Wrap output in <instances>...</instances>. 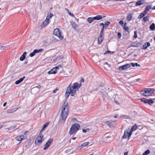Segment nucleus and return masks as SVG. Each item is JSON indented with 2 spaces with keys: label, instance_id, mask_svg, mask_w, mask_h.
Listing matches in <instances>:
<instances>
[{
  "label": "nucleus",
  "instance_id": "f257e3e1",
  "mask_svg": "<svg viewBox=\"0 0 155 155\" xmlns=\"http://www.w3.org/2000/svg\"><path fill=\"white\" fill-rule=\"evenodd\" d=\"M81 83L78 84V82L74 83L72 86L71 84H70L67 88L65 94V97L68 98L70 94L72 96L74 95L76 91L81 87Z\"/></svg>",
  "mask_w": 155,
  "mask_h": 155
},
{
  "label": "nucleus",
  "instance_id": "f03ea898",
  "mask_svg": "<svg viewBox=\"0 0 155 155\" xmlns=\"http://www.w3.org/2000/svg\"><path fill=\"white\" fill-rule=\"evenodd\" d=\"M69 105L68 103L64 101L62 105L61 109V119L65 120L67 118L68 113Z\"/></svg>",
  "mask_w": 155,
  "mask_h": 155
},
{
  "label": "nucleus",
  "instance_id": "7ed1b4c3",
  "mask_svg": "<svg viewBox=\"0 0 155 155\" xmlns=\"http://www.w3.org/2000/svg\"><path fill=\"white\" fill-rule=\"evenodd\" d=\"M80 127V126L79 124L76 123L74 124L71 126L70 129L69 131V134L70 135H72L76 133Z\"/></svg>",
  "mask_w": 155,
  "mask_h": 155
},
{
  "label": "nucleus",
  "instance_id": "20e7f679",
  "mask_svg": "<svg viewBox=\"0 0 155 155\" xmlns=\"http://www.w3.org/2000/svg\"><path fill=\"white\" fill-rule=\"evenodd\" d=\"M154 90L152 88L146 89L144 90H142L140 91V94L143 96H150L153 94Z\"/></svg>",
  "mask_w": 155,
  "mask_h": 155
},
{
  "label": "nucleus",
  "instance_id": "39448f33",
  "mask_svg": "<svg viewBox=\"0 0 155 155\" xmlns=\"http://www.w3.org/2000/svg\"><path fill=\"white\" fill-rule=\"evenodd\" d=\"M54 34L58 37L61 40L63 39L64 37L62 35V32L59 28H57L55 29L54 31Z\"/></svg>",
  "mask_w": 155,
  "mask_h": 155
},
{
  "label": "nucleus",
  "instance_id": "423d86ee",
  "mask_svg": "<svg viewBox=\"0 0 155 155\" xmlns=\"http://www.w3.org/2000/svg\"><path fill=\"white\" fill-rule=\"evenodd\" d=\"M53 140V139L52 138L48 139L45 145L43 148L44 150H46L49 147Z\"/></svg>",
  "mask_w": 155,
  "mask_h": 155
},
{
  "label": "nucleus",
  "instance_id": "0eeeda50",
  "mask_svg": "<svg viewBox=\"0 0 155 155\" xmlns=\"http://www.w3.org/2000/svg\"><path fill=\"white\" fill-rule=\"evenodd\" d=\"M27 136H25L24 135L18 136L15 138V139L17 141L21 142L23 140L27 139Z\"/></svg>",
  "mask_w": 155,
  "mask_h": 155
},
{
  "label": "nucleus",
  "instance_id": "6e6552de",
  "mask_svg": "<svg viewBox=\"0 0 155 155\" xmlns=\"http://www.w3.org/2000/svg\"><path fill=\"white\" fill-rule=\"evenodd\" d=\"M43 135L41 133L39 134L38 136L37 137V139L38 144L41 143L44 140Z\"/></svg>",
  "mask_w": 155,
  "mask_h": 155
},
{
  "label": "nucleus",
  "instance_id": "1a4fd4ad",
  "mask_svg": "<svg viewBox=\"0 0 155 155\" xmlns=\"http://www.w3.org/2000/svg\"><path fill=\"white\" fill-rule=\"evenodd\" d=\"M130 129L125 130L124 132V135L122 137V138L124 139H126L127 137L128 139H129L130 137H129V133H130Z\"/></svg>",
  "mask_w": 155,
  "mask_h": 155
},
{
  "label": "nucleus",
  "instance_id": "9d476101",
  "mask_svg": "<svg viewBox=\"0 0 155 155\" xmlns=\"http://www.w3.org/2000/svg\"><path fill=\"white\" fill-rule=\"evenodd\" d=\"M130 66V64H127L125 65L120 66L119 68V69L120 70H125L127 69V68H129Z\"/></svg>",
  "mask_w": 155,
  "mask_h": 155
},
{
  "label": "nucleus",
  "instance_id": "9b49d317",
  "mask_svg": "<svg viewBox=\"0 0 155 155\" xmlns=\"http://www.w3.org/2000/svg\"><path fill=\"white\" fill-rule=\"evenodd\" d=\"M137 127H138L136 124H135L134 126L132 127L131 130H130V132L129 133V137L131 136L133 131L136 130L137 129Z\"/></svg>",
  "mask_w": 155,
  "mask_h": 155
},
{
  "label": "nucleus",
  "instance_id": "f8f14e48",
  "mask_svg": "<svg viewBox=\"0 0 155 155\" xmlns=\"http://www.w3.org/2000/svg\"><path fill=\"white\" fill-rule=\"evenodd\" d=\"M145 3V0H140L137 1L135 4V6H140Z\"/></svg>",
  "mask_w": 155,
  "mask_h": 155
},
{
  "label": "nucleus",
  "instance_id": "ddd939ff",
  "mask_svg": "<svg viewBox=\"0 0 155 155\" xmlns=\"http://www.w3.org/2000/svg\"><path fill=\"white\" fill-rule=\"evenodd\" d=\"M104 35L100 34L98 38V43L99 44H101L103 41L104 38L103 37Z\"/></svg>",
  "mask_w": 155,
  "mask_h": 155
},
{
  "label": "nucleus",
  "instance_id": "4468645a",
  "mask_svg": "<svg viewBox=\"0 0 155 155\" xmlns=\"http://www.w3.org/2000/svg\"><path fill=\"white\" fill-rule=\"evenodd\" d=\"M50 22L46 20V19L41 24V27L42 28H44L47 26Z\"/></svg>",
  "mask_w": 155,
  "mask_h": 155
},
{
  "label": "nucleus",
  "instance_id": "2eb2a0df",
  "mask_svg": "<svg viewBox=\"0 0 155 155\" xmlns=\"http://www.w3.org/2000/svg\"><path fill=\"white\" fill-rule=\"evenodd\" d=\"M105 17V16H103L102 15H97L95 17H94L93 19H94V20H99Z\"/></svg>",
  "mask_w": 155,
  "mask_h": 155
},
{
  "label": "nucleus",
  "instance_id": "dca6fc26",
  "mask_svg": "<svg viewBox=\"0 0 155 155\" xmlns=\"http://www.w3.org/2000/svg\"><path fill=\"white\" fill-rule=\"evenodd\" d=\"M115 121H105V123L109 127H111L113 124V123L115 122Z\"/></svg>",
  "mask_w": 155,
  "mask_h": 155
},
{
  "label": "nucleus",
  "instance_id": "f3484780",
  "mask_svg": "<svg viewBox=\"0 0 155 155\" xmlns=\"http://www.w3.org/2000/svg\"><path fill=\"white\" fill-rule=\"evenodd\" d=\"M19 109V108H15L14 109L8 110L7 111V112L8 114L12 113L16 111L17 110Z\"/></svg>",
  "mask_w": 155,
  "mask_h": 155
},
{
  "label": "nucleus",
  "instance_id": "a211bd4d",
  "mask_svg": "<svg viewBox=\"0 0 155 155\" xmlns=\"http://www.w3.org/2000/svg\"><path fill=\"white\" fill-rule=\"evenodd\" d=\"M147 13L146 12L144 11L143 12L141 13L138 17V19H140L143 17H144L147 14Z\"/></svg>",
  "mask_w": 155,
  "mask_h": 155
},
{
  "label": "nucleus",
  "instance_id": "6ab92c4d",
  "mask_svg": "<svg viewBox=\"0 0 155 155\" xmlns=\"http://www.w3.org/2000/svg\"><path fill=\"white\" fill-rule=\"evenodd\" d=\"M27 53L24 52L20 58V60L21 61H23L25 58Z\"/></svg>",
  "mask_w": 155,
  "mask_h": 155
},
{
  "label": "nucleus",
  "instance_id": "aec40b11",
  "mask_svg": "<svg viewBox=\"0 0 155 155\" xmlns=\"http://www.w3.org/2000/svg\"><path fill=\"white\" fill-rule=\"evenodd\" d=\"M25 78V77L24 76L23 77H22V78H20V79L16 81L15 82V84H19L21 83V82H22Z\"/></svg>",
  "mask_w": 155,
  "mask_h": 155
},
{
  "label": "nucleus",
  "instance_id": "412c9836",
  "mask_svg": "<svg viewBox=\"0 0 155 155\" xmlns=\"http://www.w3.org/2000/svg\"><path fill=\"white\" fill-rule=\"evenodd\" d=\"M133 17V14H129L127 15V17L126 18V19L128 21H130L132 20Z\"/></svg>",
  "mask_w": 155,
  "mask_h": 155
},
{
  "label": "nucleus",
  "instance_id": "4be33fe9",
  "mask_svg": "<svg viewBox=\"0 0 155 155\" xmlns=\"http://www.w3.org/2000/svg\"><path fill=\"white\" fill-rule=\"evenodd\" d=\"M57 70H56L54 68L51 70L50 71L48 72V73L49 74H55L57 72Z\"/></svg>",
  "mask_w": 155,
  "mask_h": 155
},
{
  "label": "nucleus",
  "instance_id": "5701e85b",
  "mask_svg": "<svg viewBox=\"0 0 155 155\" xmlns=\"http://www.w3.org/2000/svg\"><path fill=\"white\" fill-rule=\"evenodd\" d=\"M150 44L149 42H146L143 45L142 49L144 50L146 49L147 48V47L150 46Z\"/></svg>",
  "mask_w": 155,
  "mask_h": 155
},
{
  "label": "nucleus",
  "instance_id": "b1692460",
  "mask_svg": "<svg viewBox=\"0 0 155 155\" xmlns=\"http://www.w3.org/2000/svg\"><path fill=\"white\" fill-rule=\"evenodd\" d=\"M54 16V15L52 13H50L48 15L46 19V20H47L50 22V19H51Z\"/></svg>",
  "mask_w": 155,
  "mask_h": 155
},
{
  "label": "nucleus",
  "instance_id": "393cba45",
  "mask_svg": "<svg viewBox=\"0 0 155 155\" xmlns=\"http://www.w3.org/2000/svg\"><path fill=\"white\" fill-rule=\"evenodd\" d=\"M140 45L139 43L138 42H133L131 45L132 47H138Z\"/></svg>",
  "mask_w": 155,
  "mask_h": 155
},
{
  "label": "nucleus",
  "instance_id": "a878e982",
  "mask_svg": "<svg viewBox=\"0 0 155 155\" xmlns=\"http://www.w3.org/2000/svg\"><path fill=\"white\" fill-rule=\"evenodd\" d=\"M151 8V6L150 5H147L146 6L145 8L144 12H148L150 10Z\"/></svg>",
  "mask_w": 155,
  "mask_h": 155
},
{
  "label": "nucleus",
  "instance_id": "bb28decb",
  "mask_svg": "<svg viewBox=\"0 0 155 155\" xmlns=\"http://www.w3.org/2000/svg\"><path fill=\"white\" fill-rule=\"evenodd\" d=\"M49 122H47V123H46L45 124H44V125H43V126L42 127V128L41 131H40V132H41L42 131L44 130L45 129V128L48 126V124H49Z\"/></svg>",
  "mask_w": 155,
  "mask_h": 155
},
{
  "label": "nucleus",
  "instance_id": "cd10ccee",
  "mask_svg": "<svg viewBox=\"0 0 155 155\" xmlns=\"http://www.w3.org/2000/svg\"><path fill=\"white\" fill-rule=\"evenodd\" d=\"M150 29L153 31L155 30V24L154 23H152L150 26Z\"/></svg>",
  "mask_w": 155,
  "mask_h": 155
},
{
  "label": "nucleus",
  "instance_id": "c85d7f7f",
  "mask_svg": "<svg viewBox=\"0 0 155 155\" xmlns=\"http://www.w3.org/2000/svg\"><path fill=\"white\" fill-rule=\"evenodd\" d=\"M93 18L94 17H89L87 18V21L89 23H91L94 20Z\"/></svg>",
  "mask_w": 155,
  "mask_h": 155
},
{
  "label": "nucleus",
  "instance_id": "c756f323",
  "mask_svg": "<svg viewBox=\"0 0 155 155\" xmlns=\"http://www.w3.org/2000/svg\"><path fill=\"white\" fill-rule=\"evenodd\" d=\"M8 48V46H0V49L1 50H6Z\"/></svg>",
  "mask_w": 155,
  "mask_h": 155
},
{
  "label": "nucleus",
  "instance_id": "7c9ffc66",
  "mask_svg": "<svg viewBox=\"0 0 155 155\" xmlns=\"http://www.w3.org/2000/svg\"><path fill=\"white\" fill-rule=\"evenodd\" d=\"M154 102V101L151 99H148L147 103L149 105H151V104L153 103Z\"/></svg>",
  "mask_w": 155,
  "mask_h": 155
},
{
  "label": "nucleus",
  "instance_id": "2f4dec72",
  "mask_svg": "<svg viewBox=\"0 0 155 155\" xmlns=\"http://www.w3.org/2000/svg\"><path fill=\"white\" fill-rule=\"evenodd\" d=\"M148 100V99L144 98H142L140 99V100L142 102L146 104L147 103Z\"/></svg>",
  "mask_w": 155,
  "mask_h": 155
},
{
  "label": "nucleus",
  "instance_id": "473e14b6",
  "mask_svg": "<svg viewBox=\"0 0 155 155\" xmlns=\"http://www.w3.org/2000/svg\"><path fill=\"white\" fill-rule=\"evenodd\" d=\"M71 24L72 27L74 29H75L77 25L74 22H71Z\"/></svg>",
  "mask_w": 155,
  "mask_h": 155
},
{
  "label": "nucleus",
  "instance_id": "72a5a7b5",
  "mask_svg": "<svg viewBox=\"0 0 155 155\" xmlns=\"http://www.w3.org/2000/svg\"><path fill=\"white\" fill-rule=\"evenodd\" d=\"M149 18L150 17L148 16H146L144 17L143 18L144 22H146L148 21L149 19Z\"/></svg>",
  "mask_w": 155,
  "mask_h": 155
},
{
  "label": "nucleus",
  "instance_id": "f704fd0d",
  "mask_svg": "<svg viewBox=\"0 0 155 155\" xmlns=\"http://www.w3.org/2000/svg\"><path fill=\"white\" fill-rule=\"evenodd\" d=\"M36 53V52L35 51V50H34L33 51V52H32V53H31L30 54L29 56L31 57H32L34 56L35 55V54Z\"/></svg>",
  "mask_w": 155,
  "mask_h": 155
},
{
  "label": "nucleus",
  "instance_id": "c9c22d12",
  "mask_svg": "<svg viewBox=\"0 0 155 155\" xmlns=\"http://www.w3.org/2000/svg\"><path fill=\"white\" fill-rule=\"evenodd\" d=\"M89 143V142H85L84 143L82 144V146H83V147H85L87 146Z\"/></svg>",
  "mask_w": 155,
  "mask_h": 155
},
{
  "label": "nucleus",
  "instance_id": "e433bc0d",
  "mask_svg": "<svg viewBox=\"0 0 155 155\" xmlns=\"http://www.w3.org/2000/svg\"><path fill=\"white\" fill-rule=\"evenodd\" d=\"M150 151L148 150H146L143 154V155H147L150 153Z\"/></svg>",
  "mask_w": 155,
  "mask_h": 155
},
{
  "label": "nucleus",
  "instance_id": "4c0bfd02",
  "mask_svg": "<svg viewBox=\"0 0 155 155\" xmlns=\"http://www.w3.org/2000/svg\"><path fill=\"white\" fill-rule=\"evenodd\" d=\"M65 9L66 10V11H67V12H68V14L70 15H71L72 17H74V15L73 13H72L71 12H70L69 11L68 9H67V8H65Z\"/></svg>",
  "mask_w": 155,
  "mask_h": 155
},
{
  "label": "nucleus",
  "instance_id": "58836bf2",
  "mask_svg": "<svg viewBox=\"0 0 155 155\" xmlns=\"http://www.w3.org/2000/svg\"><path fill=\"white\" fill-rule=\"evenodd\" d=\"M35 50L36 53H37L43 51V49L41 48L39 49H35Z\"/></svg>",
  "mask_w": 155,
  "mask_h": 155
},
{
  "label": "nucleus",
  "instance_id": "ea45409f",
  "mask_svg": "<svg viewBox=\"0 0 155 155\" xmlns=\"http://www.w3.org/2000/svg\"><path fill=\"white\" fill-rule=\"evenodd\" d=\"M124 30L126 31H128L129 28L127 26H123Z\"/></svg>",
  "mask_w": 155,
  "mask_h": 155
},
{
  "label": "nucleus",
  "instance_id": "a19ab883",
  "mask_svg": "<svg viewBox=\"0 0 155 155\" xmlns=\"http://www.w3.org/2000/svg\"><path fill=\"white\" fill-rule=\"evenodd\" d=\"M104 27H102V28L101 29V32L100 33V34L101 35H104Z\"/></svg>",
  "mask_w": 155,
  "mask_h": 155
},
{
  "label": "nucleus",
  "instance_id": "79ce46f5",
  "mask_svg": "<svg viewBox=\"0 0 155 155\" xmlns=\"http://www.w3.org/2000/svg\"><path fill=\"white\" fill-rule=\"evenodd\" d=\"M137 31H135L134 32V38H137Z\"/></svg>",
  "mask_w": 155,
  "mask_h": 155
},
{
  "label": "nucleus",
  "instance_id": "37998d69",
  "mask_svg": "<svg viewBox=\"0 0 155 155\" xmlns=\"http://www.w3.org/2000/svg\"><path fill=\"white\" fill-rule=\"evenodd\" d=\"M110 24V23L109 21H107L105 22L104 23L105 27H107Z\"/></svg>",
  "mask_w": 155,
  "mask_h": 155
},
{
  "label": "nucleus",
  "instance_id": "c03bdc74",
  "mask_svg": "<svg viewBox=\"0 0 155 155\" xmlns=\"http://www.w3.org/2000/svg\"><path fill=\"white\" fill-rule=\"evenodd\" d=\"M122 36L120 32H118L117 33V37L119 38H120Z\"/></svg>",
  "mask_w": 155,
  "mask_h": 155
},
{
  "label": "nucleus",
  "instance_id": "a18cd8bd",
  "mask_svg": "<svg viewBox=\"0 0 155 155\" xmlns=\"http://www.w3.org/2000/svg\"><path fill=\"white\" fill-rule=\"evenodd\" d=\"M61 67L62 66L61 65H58L57 67H55L54 68L56 70H57L58 69H59L60 68H61Z\"/></svg>",
  "mask_w": 155,
  "mask_h": 155
},
{
  "label": "nucleus",
  "instance_id": "49530a36",
  "mask_svg": "<svg viewBox=\"0 0 155 155\" xmlns=\"http://www.w3.org/2000/svg\"><path fill=\"white\" fill-rule=\"evenodd\" d=\"M83 147V146H82V145H81V146H80L78 147L76 149V150H79V149H82Z\"/></svg>",
  "mask_w": 155,
  "mask_h": 155
},
{
  "label": "nucleus",
  "instance_id": "de8ad7c7",
  "mask_svg": "<svg viewBox=\"0 0 155 155\" xmlns=\"http://www.w3.org/2000/svg\"><path fill=\"white\" fill-rule=\"evenodd\" d=\"M87 130H89V129L88 128H87V129H83L82 130V131L84 133H85L87 132Z\"/></svg>",
  "mask_w": 155,
  "mask_h": 155
},
{
  "label": "nucleus",
  "instance_id": "09e8293b",
  "mask_svg": "<svg viewBox=\"0 0 155 155\" xmlns=\"http://www.w3.org/2000/svg\"><path fill=\"white\" fill-rule=\"evenodd\" d=\"M119 23L121 25H123L124 24V21L122 20L120 21H119Z\"/></svg>",
  "mask_w": 155,
  "mask_h": 155
},
{
  "label": "nucleus",
  "instance_id": "8fccbe9b",
  "mask_svg": "<svg viewBox=\"0 0 155 155\" xmlns=\"http://www.w3.org/2000/svg\"><path fill=\"white\" fill-rule=\"evenodd\" d=\"M58 89L57 88H56L53 91V92L54 93H55L57 91H58Z\"/></svg>",
  "mask_w": 155,
  "mask_h": 155
},
{
  "label": "nucleus",
  "instance_id": "3c124183",
  "mask_svg": "<svg viewBox=\"0 0 155 155\" xmlns=\"http://www.w3.org/2000/svg\"><path fill=\"white\" fill-rule=\"evenodd\" d=\"M28 131H25L24 133V136H26L27 135V133H28Z\"/></svg>",
  "mask_w": 155,
  "mask_h": 155
},
{
  "label": "nucleus",
  "instance_id": "603ef678",
  "mask_svg": "<svg viewBox=\"0 0 155 155\" xmlns=\"http://www.w3.org/2000/svg\"><path fill=\"white\" fill-rule=\"evenodd\" d=\"M131 66L133 67H134L135 66V63H131Z\"/></svg>",
  "mask_w": 155,
  "mask_h": 155
},
{
  "label": "nucleus",
  "instance_id": "864d4df0",
  "mask_svg": "<svg viewBox=\"0 0 155 155\" xmlns=\"http://www.w3.org/2000/svg\"><path fill=\"white\" fill-rule=\"evenodd\" d=\"M100 26H102V27H104V24L103 23H101L100 24Z\"/></svg>",
  "mask_w": 155,
  "mask_h": 155
},
{
  "label": "nucleus",
  "instance_id": "5fc2aeb1",
  "mask_svg": "<svg viewBox=\"0 0 155 155\" xmlns=\"http://www.w3.org/2000/svg\"><path fill=\"white\" fill-rule=\"evenodd\" d=\"M110 51H106V52H105V53H104V54H108L109 53H110Z\"/></svg>",
  "mask_w": 155,
  "mask_h": 155
},
{
  "label": "nucleus",
  "instance_id": "6e6d98bb",
  "mask_svg": "<svg viewBox=\"0 0 155 155\" xmlns=\"http://www.w3.org/2000/svg\"><path fill=\"white\" fill-rule=\"evenodd\" d=\"M13 127L12 126L10 127L9 128V130H11L12 129H13Z\"/></svg>",
  "mask_w": 155,
  "mask_h": 155
},
{
  "label": "nucleus",
  "instance_id": "4d7b16f0",
  "mask_svg": "<svg viewBox=\"0 0 155 155\" xmlns=\"http://www.w3.org/2000/svg\"><path fill=\"white\" fill-rule=\"evenodd\" d=\"M135 66H140V65L139 64H138L137 63H135Z\"/></svg>",
  "mask_w": 155,
  "mask_h": 155
},
{
  "label": "nucleus",
  "instance_id": "13d9d810",
  "mask_svg": "<svg viewBox=\"0 0 155 155\" xmlns=\"http://www.w3.org/2000/svg\"><path fill=\"white\" fill-rule=\"evenodd\" d=\"M84 79L83 78H82L81 80V82H84Z\"/></svg>",
  "mask_w": 155,
  "mask_h": 155
},
{
  "label": "nucleus",
  "instance_id": "bf43d9fd",
  "mask_svg": "<svg viewBox=\"0 0 155 155\" xmlns=\"http://www.w3.org/2000/svg\"><path fill=\"white\" fill-rule=\"evenodd\" d=\"M128 154V152H126L124 153V155H127Z\"/></svg>",
  "mask_w": 155,
  "mask_h": 155
},
{
  "label": "nucleus",
  "instance_id": "052dcab7",
  "mask_svg": "<svg viewBox=\"0 0 155 155\" xmlns=\"http://www.w3.org/2000/svg\"><path fill=\"white\" fill-rule=\"evenodd\" d=\"M41 86L40 85H38V86H37L35 87H37L38 88H39L41 87Z\"/></svg>",
  "mask_w": 155,
  "mask_h": 155
},
{
  "label": "nucleus",
  "instance_id": "680f3d73",
  "mask_svg": "<svg viewBox=\"0 0 155 155\" xmlns=\"http://www.w3.org/2000/svg\"><path fill=\"white\" fill-rule=\"evenodd\" d=\"M6 104H7V103L6 102H5V103H4V104H3V106L4 107H5L6 106Z\"/></svg>",
  "mask_w": 155,
  "mask_h": 155
},
{
  "label": "nucleus",
  "instance_id": "e2e57ef3",
  "mask_svg": "<svg viewBox=\"0 0 155 155\" xmlns=\"http://www.w3.org/2000/svg\"><path fill=\"white\" fill-rule=\"evenodd\" d=\"M127 24V23L125 22L124 23V25L123 26H127V25H126Z\"/></svg>",
  "mask_w": 155,
  "mask_h": 155
},
{
  "label": "nucleus",
  "instance_id": "0e129e2a",
  "mask_svg": "<svg viewBox=\"0 0 155 155\" xmlns=\"http://www.w3.org/2000/svg\"><path fill=\"white\" fill-rule=\"evenodd\" d=\"M118 117V115H115L114 116V118H117V117Z\"/></svg>",
  "mask_w": 155,
  "mask_h": 155
},
{
  "label": "nucleus",
  "instance_id": "69168bd1",
  "mask_svg": "<svg viewBox=\"0 0 155 155\" xmlns=\"http://www.w3.org/2000/svg\"><path fill=\"white\" fill-rule=\"evenodd\" d=\"M76 120V119L75 118H73L72 119V120H73V121L74 120Z\"/></svg>",
  "mask_w": 155,
  "mask_h": 155
},
{
  "label": "nucleus",
  "instance_id": "338daca9",
  "mask_svg": "<svg viewBox=\"0 0 155 155\" xmlns=\"http://www.w3.org/2000/svg\"><path fill=\"white\" fill-rule=\"evenodd\" d=\"M12 127L14 129V128H16V125H14V126H12Z\"/></svg>",
  "mask_w": 155,
  "mask_h": 155
},
{
  "label": "nucleus",
  "instance_id": "774afa93",
  "mask_svg": "<svg viewBox=\"0 0 155 155\" xmlns=\"http://www.w3.org/2000/svg\"><path fill=\"white\" fill-rule=\"evenodd\" d=\"M153 10H155V6H154L153 8H152Z\"/></svg>",
  "mask_w": 155,
  "mask_h": 155
}]
</instances>
